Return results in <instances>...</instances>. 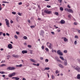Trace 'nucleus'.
I'll return each instance as SVG.
<instances>
[{
    "mask_svg": "<svg viewBox=\"0 0 80 80\" xmlns=\"http://www.w3.org/2000/svg\"><path fill=\"white\" fill-rule=\"evenodd\" d=\"M47 46L48 47L50 48V49H51L52 48V44H51V43H50L49 42H48L46 44Z\"/></svg>",
    "mask_w": 80,
    "mask_h": 80,
    "instance_id": "nucleus-1",
    "label": "nucleus"
},
{
    "mask_svg": "<svg viewBox=\"0 0 80 80\" xmlns=\"http://www.w3.org/2000/svg\"><path fill=\"white\" fill-rule=\"evenodd\" d=\"M57 53L58 55H60V56H63V53L61 52L60 50H58L57 51Z\"/></svg>",
    "mask_w": 80,
    "mask_h": 80,
    "instance_id": "nucleus-2",
    "label": "nucleus"
},
{
    "mask_svg": "<svg viewBox=\"0 0 80 80\" xmlns=\"http://www.w3.org/2000/svg\"><path fill=\"white\" fill-rule=\"evenodd\" d=\"M54 59L56 61H57V62H61V61L59 59L58 57L55 56V57Z\"/></svg>",
    "mask_w": 80,
    "mask_h": 80,
    "instance_id": "nucleus-3",
    "label": "nucleus"
},
{
    "mask_svg": "<svg viewBox=\"0 0 80 80\" xmlns=\"http://www.w3.org/2000/svg\"><path fill=\"white\" fill-rule=\"evenodd\" d=\"M5 21H6V25H7L8 27H10V25H9V22H8V20L7 19H5Z\"/></svg>",
    "mask_w": 80,
    "mask_h": 80,
    "instance_id": "nucleus-4",
    "label": "nucleus"
},
{
    "mask_svg": "<svg viewBox=\"0 0 80 80\" xmlns=\"http://www.w3.org/2000/svg\"><path fill=\"white\" fill-rule=\"evenodd\" d=\"M15 68L14 67H8L7 68L8 70H14Z\"/></svg>",
    "mask_w": 80,
    "mask_h": 80,
    "instance_id": "nucleus-5",
    "label": "nucleus"
},
{
    "mask_svg": "<svg viewBox=\"0 0 80 80\" xmlns=\"http://www.w3.org/2000/svg\"><path fill=\"white\" fill-rule=\"evenodd\" d=\"M74 69L76 70H77L78 72H80V68L78 66H77L76 67L74 68Z\"/></svg>",
    "mask_w": 80,
    "mask_h": 80,
    "instance_id": "nucleus-6",
    "label": "nucleus"
},
{
    "mask_svg": "<svg viewBox=\"0 0 80 80\" xmlns=\"http://www.w3.org/2000/svg\"><path fill=\"white\" fill-rule=\"evenodd\" d=\"M62 39H63V40L65 42H68V39L65 37H62Z\"/></svg>",
    "mask_w": 80,
    "mask_h": 80,
    "instance_id": "nucleus-7",
    "label": "nucleus"
},
{
    "mask_svg": "<svg viewBox=\"0 0 80 80\" xmlns=\"http://www.w3.org/2000/svg\"><path fill=\"white\" fill-rule=\"evenodd\" d=\"M44 13H47V14H50L52 12L51 11H48V10H45L44 11Z\"/></svg>",
    "mask_w": 80,
    "mask_h": 80,
    "instance_id": "nucleus-8",
    "label": "nucleus"
},
{
    "mask_svg": "<svg viewBox=\"0 0 80 80\" xmlns=\"http://www.w3.org/2000/svg\"><path fill=\"white\" fill-rule=\"evenodd\" d=\"M8 48L9 49H12L13 47H12V44H10L8 45Z\"/></svg>",
    "mask_w": 80,
    "mask_h": 80,
    "instance_id": "nucleus-9",
    "label": "nucleus"
},
{
    "mask_svg": "<svg viewBox=\"0 0 80 80\" xmlns=\"http://www.w3.org/2000/svg\"><path fill=\"white\" fill-rule=\"evenodd\" d=\"M64 65L65 66H67V61L66 59L64 60Z\"/></svg>",
    "mask_w": 80,
    "mask_h": 80,
    "instance_id": "nucleus-10",
    "label": "nucleus"
},
{
    "mask_svg": "<svg viewBox=\"0 0 80 80\" xmlns=\"http://www.w3.org/2000/svg\"><path fill=\"white\" fill-rule=\"evenodd\" d=\"M44 33H45V32L41 30L40 34V35H44Z\"/></svg>",
    "mask_w": 80,
    "mask_h": 80,
    "instance_id": "nucleus-11",
    "label": "nucleus"
},
{
    "mask_svg": "<svg viewBox=\"0 0 80 80\" xmlns=\"http://www.w3.org/2000/svg\"><path fill=\"white\" fill-rule=\"evenodd\" d=\"M22 53L23 54H25V53H27V51L23 50L22 51Z\"/></svg>",
    "mask_w": 80,
    "mask_h": 80,
    "instance_id": "nucleus-12",
    "label": "nucleus"
},
{
    "mask_svg": "<svg viewBox=\"0 0 80 80\" xmlns=\"http://www.w3.org/2000/svg\"><path fill=\"white\" fill-rule=\"evenodd\" d=\"M61 24H64L65 23V21L64 20H61L60 21Z\"/></svg>",
    "mask_w": 80,
    "mask_h": 80,
    "instance_id": "nucleus-13",
    "label": "nucleus"
},
{
    "mask_svg": "<svg viewBox=\"0 0 80 80\" xmlns=\"http://www.w3.org/2000/svg\"><path fill=\"white\" fill-rule=\"evenodd\" d=\"M68 12H69L70 13H73V11L72 9H69V11Z\"/></svg>",
    "mask_w": 80,
    "mask_h": 80,
    "instance_id": "nucleus-14",
    "label": "nucleus"
},
{
    "mask_svg": "<svg viewBox=\"0 0 80 80\" xmlns=\"http://www.w3.org/2000/svg\"><path fill=\"white\" fill-rule=\"evenodd\" d=\"M59 66L60 68H64V67L63 65H62V64H59Z\"/></svg>",
    "mask_w": 80,
    "mask_h": 80,
    "instance_id": "nucleus-15",
    "label": "nucleus"
},
{
    "mask_svg": "<svg viewBox=\"0 0 80 80\" xmlns=\"http://www.w3.org/2000/svg\"><path fill=\"white\" fill-rule=\"evenodd\" d=\"M16 67H22V64H21L19 65H17Z\"/></svg>",
    "mask_w": 80,
    "mask_h": 80,
    "instance_id": "nucleus-16",
    "label": "nucleus"
},
{
    "mask_svg": "<svg viewBox=\"0 0 80 80\" xmlns=\"http://www.w3.org/2000/svg\"><path fill=\"white\" fill-rule=\"evenodd\" d=\"M77 78L78 79H80V74H78L77 75Z\"/></svg>",
    "mask_w": 80,
    "mask_h": 80,
    "instance_id": "nucleus-17",
    "label": "nucleus"
},
{
    "mask_svg": "<svg viewBox=\"0 0 80 80\" xmlns=\"http://www.w3.org/2000/svg\"><path fill=\"white\" fill-rule=\"evenodd\" d=\"M12 56L14 57H15V58H18V55H15V54L13 55Z\"/></svg>",
    "mask_w": 80,
    "mask_h": 80,
    "instance_id": "nucleus-18",
    "label": "nucleus"
},
{
    "mask_svg": "<svg viewBox=\"0 0 80 80\" xmlns=\"http://www.w3.org/2000/svg\"><path fill=\"white\" fill-rule=\"evenodd\" d=\"M30 60H31V61L32 62H34V63H35V62H36L35 61V60L33 59H30Z\"/></svg>",
    "mask_w": 80,
    "mask_h": 80,
    "instance_id": "nucleus-19",
    "label": "nucleus"
},
{
    "mask_svg": "<svg viewBox=\"0 0 80 80\" xmlns=\"http://www.w3.org/2000/svg\"><path fill=\"white\" fill-rule=\"evenodd\" d=\"M59 58H60L61 59V60H63V61L65 60V59H64V58H63V57H62V56H60Z\"/></svg>",
    "mask_w": 80,
    "mask_h": 80,
    "instance_id": "nucleus-20",
    "label": "nucleus"
},
{
    "mask_svg": "<svg viewBox=\"0 0 80 80\" xmlns=\"http://www.w3.org/2000/svg\"><path fill=\"white\" fill-rule=\"evenodd\" d=\"M50 70V68L48 67L45 68L44 69V70Z\"/></svg>",
    "mask_w": 80,
    "mask_h": 80,
    "instance_id": "nucleus-21",
    "label": "nucleus"
},
{
    "mask_svg": "<svg viewBox=\"0 0 80 80\" xmlns=\"http://www.w3.org/2000/svg\"><path fill=\"white\" fill-rule=\"evenodd\" d=\"M60 10L61 11H63V8L62 7H60Z\"/></svg>",
    "mask_w": 80,
    "mask_h": 80,
    "instance_id": "nucleus-22",
    "label": "nucleus"
},
{
    "mask_svg": "<svg viewBox=\"0 0 80 80\" xmlns=\"http://www.w3.org/2000/svg\"><path fill=\"white\" fill-rule=\"evenodd\" d=\"M59 73V71L58 70H56L55 71L56 74H57V73Z\"/></svg>",
    "mask_w": 80,
    "mask_h": 80,
    "instance_id": "nucleus-23",
    "label": "nucleus"
},
{
    "mask_svg": "<svg viewBox=\"0 0 80 80\" xmlns=\"http://www.w3.org/2000/svg\"><path fill=\"white\" fill-rule=\"evenodd\" d=\"M63 52L64 53H67V50H64L63 51Z\"/></svg>",
    "mask_w": 80,
    "mask_h": 80,
    "instance_id": "nucleus-24",
    "label": "nucleus"
},
{
    "mask_svg": "<svg viewBox=\"0 0 80 80\" xmlns=\"http://www.w3.org/2000/svg\"><path fill=\"white\" fill-rule=\"evenodd\" d=\"M0 73H1V74H4L5 72H2V71H0Z\"/></svg>",
    "mask_w": 80,
    "mask_h": 80,
    "instance_id": "nucleus-25",
    "label": "nucleus"
},
{
    "mask_svg": "<svg viewBox=\"0 0 80 80\" xmlns=\"http://www.w3.org/2000/svg\"><path fill=\"white\" fill-rule=\"evenodd\" d=\"M20 79V78H17V77H16V78H15V80H19Z\"/></svg>",
    "mask_w": 80,
    "mask_h": 80,
    "instance_id": "nucleus-26",
    "label": "nucleus"
},
{
    "mask_svg": "<svg viewBox=\"0 0 80 80\" xmlns=\"http://www.w3.org/2000/svg\"><path fill=\"white\" fill-rule=\"evenodd\" d=\"M24 39H25V40H27V36H24L23 37Z\"/></svg>",
    "mask_w": 80,
    "mask_h": 80,
    "instance_id": "nucleus-27",
    "label": "nucleus"
},
{
    "mask_svg": "<svg viewBox=\"0 0 80 80\" xmlns=\"http://www.w3.org/2000/svg\"><path fill=\"white\" fill-rule=\"evenodd\" d=\"M78 24V23H77V22H75L74 23V25H77Z\"/></svg>",
    "mask_w": 80,
    "mask_h": 80,
    "instance_id": "nucleus-28",
    "label": "nucleus"
},
{
    "mask_svg": "<svg viewBox=\"0 0 80 80\" xmlns=\"http://www.w3.org/2000/svg\"><path fill=\"white\" fill-rule=\"evenodd\" d=\"M55 15H58V12H55Z\"/></svg>",
    "mask_w": 80,
    "mask_h": 80,
    "instance_id": "nucleus-29",
    "label": "nucleus"
},
{
    "mask_svg": "<svg viewBox=\"0 0 80 80\" xmlns=\"http://www.w3.org/2000/svg\"><path fill=\"white\" fill-rule=\"evenodd\" d=\"M13 77V76L12 74L8 75L9 77Z\"/></svg>",
    "mask_w": 80,
    "mask_h": 80,
    "instance_id": "nucleus-30",
    "label": "nucleus"
},
{
    "mask_svg": "<svg viewBox=\"0 0 80 80\" xmlns=\"http://www.w3.org/2000/svg\"><path fill=\"white\" fill-rule=\"evenodd\" d=\"M4 66H6V65H5V64H2L1 65V67H4Z\"/></svg>",
    "mask_w": 80,
    "mask_h": 80,
    "instance_id": "nucleus-31",
    "label": "nucleus"
},
{
    "mask_svg": "<svg viewBox=\"0 0 80 80\" xmlns=\"http://www.w3.org/2000/svg\"><path fill=\"white\" fill-rule=\"evenodd\" d=\"M65 11H68V12L69 11V9L68 8H66L65 9Z\"/></svg>",
    "mask_w": 80,
    "mask_h": 80,
    "instance_id": "nucleus-32",
    "label": "nucleus"
},
{
    "mask_svg": "<svg viewBox=\"0 0 80 80\" xmlns=\"http://www.w3.org/2000/svg\"><path fill=\"white\" fill-rule=\"evenodd\" d=\"M58 1L60 3H62V0H58Z\"/></svg>",
    "mask_w": 80,
    "mask_h": 80,
    "instance_id": "nucleus-33",
    "label": "nucleus"
},
{
    "mask_svg": "<svg viewBox=\"0 0 80 80\" xmlns=\"http://www.w3.org/2000/svg\"><path fill=\"white\" fill-rule=\"evenodd\" d=\"M12 76H15V73L13 72L12 73Z\"/></svg>",
    "mask_w": 80,
    "mask_h": 80,
    "instance_id": "nucleus-34",
    "label": "nucleus"
},
{
    "mask_svg": "<svg viewBox=\"0 0 80 80\" xmlns=\"http://www.w3.org/2000/svg\"><path fill=\"white\" fill-rule=\"evenodd\" d=\"M31 28H35V26H30Z\"/></svg>",
    "mask_w": 80,
    "mask_h": 80,
    "instance_id": "nucleus-35",
    "label": "nucleus"
},
{
    "mask_svg": "<svg viewBox=\"0 0 80 80\" xmlns=\"http://www.w3.org/2000/svg\"><path fill=\"white\" fill-rule=\"evenodd\" d=\"M45 62H48V59H45Z\"/></svg>",
    "mask_w": 80,
    "mask_h": 80,
    "instance_id": "nucleus-36",
    "label": "nucleus"
},
{
    "mask_svg": "<svg viewBox=\"0 0 80 80\" xmlns=\"http://www.w3.org/2000/svg\"><path fill=\"white\" fill-rule=\"evenodd\" d=\"M18 15H19L20 16H22V14H21V13L20 12H18Z\"/></svg>",
    "mask_w": 80,
    "mask_h": 80,
    "instance_id": "nucleus-37",
    "label": "nucleus"
},
{
    "mask_svg": "<svg viewBox=\"0 0 80 80\" xmlns=\"http://www.w3.org/2000/svg\"><path fill=\"white\" fill-rule=\"evenodd\" d=\"M45 50L47 52H48V51H49L48 49L47 48H46Z\"/></svg>",
    "mask_w": 80,
    "mask_h": 80,
    "instance_id": "nucleus-38",
    "label": "nucleus"
},
{
    "mask_svg": "<svg viewBox=\"0 0 80 80\" xmlns=\"http://www.w3.org/2000/svg\"><path fill=\"white\" fill-rule=\"evenodd\" d=\"M52 79H54V78H55V77L53 75H52Z\"/></svg>",
    "mask_w": 80,
    "mask_h": 80,
    "instance_id": "nucleus-39",
    "label": "nucleus"
},
{
    "mask_svg": "<svg viewBox=\"0 0 80 80\" xmlns=\"http://www.w3.org/2000/svg\"><path fill=\"white\" fill-rule=\"evenodd\" d=\"M28 22L29 23H30V20L28 19Z\"/></svg>",
    "mask_w": 80,
    "mask_h": 80,
    "instance_id": "nucleus-40",
    "label": "nucleus"
},
{
    "mask_svg": "<svg viewBox=\"0 0 80 80\" xmlns=\"http://www.w3.org/2000/svg\"><path fill=\"white\" fill-rule=\"evenodd\" d=\"M28 48H31V47H32V46L30 45H28Z\"/></svg>",
    "mask_w": 80,
    "mask_h": 80,
    "instance_id": "nucleus-41",
    "label": "nucleus"
},
{
    "mask_svg": "<svg viewBox=\"0 0 80 80\" xmlns=\"http://www.w3.org/2000/svg\"><path fill=\"white\" fill-rule=\"evenodd\" d=\"M14 37H15V38H16V39H17V38H18V37H17V35H15Z\"/></svg>",
    "mask_w": 80,
    "mask_h": 80,
    "instance_id": "nucleus-42",
    "label": "nucleus"
},
{
    "mask_svg": "<svg viewBox=\"0 0 80 80\" xmlns=\"http://www.w3.org/2000/svg\"><path fill=\"white\" fill-rule=\"evenodd\" d=\"M12 13L14 15H15V14H16V12H12Z\"/></svg>",
    "mask_w": 80,
    "mask_h": 80,
    "instance_id": "nucleus-43",
    "label": "nucleus"
},
{
    "mask_svg": "<svg viewBox=\"0 0 80 80\" xmlns=\"http://www.w3.org/2000/svg\"><path fill=\"white\" fill-rule=\"evenodd\" d=\"M77 41H75L74 42L75 45H77Z\"/></svg>",
    "mask_w": 80,
    "mask_h": 80,
    "instance_id": "nucleus-44",
    "label": "nucleus"
},
{
    "mask_svg": "<svg viewBox=\"0 0 80 80\" xmlns=\"http://www.w3.org/2000/svg\"><path fill=\"white\" fill-rule=\"evenodd\" d=\"M75 38H78V36H75Z\"/></svg>",
    "mask_w": 80,
    "mask_h": 80,
    "instance_id": "nucleus-45",
    "label": "nucleus"
},
{
    "mask_svg": "<svg viewBox=\"0 0 80 80\" xmlns=\"http://www.w3.org/2000/svg\"><path fill=\"white\" fill-rule=\"evenodd\" d=\"M51 33L52 34V35H54L55 34V33H54V32H51Z\"/></svg>",
    "mask_w": 80,
    "mask_h": 80,
    "instance_id": "nucleus-46",
    "label": "nucleus"
},
{
    "mask_svg": "<svg viewBox=\"0 0 80 80\" xmlns=\"http://www.w3.org/2000/svg\"><path fill=\"white\" fill-rule=\"evenodd\" d=\"M47 7H48V8H50L51 7V6L49 5H47Z\"/></svg>",
    "mask_w": 80,
    "mask_h": 80,
    "instance_id": "nucleus-47",
    "label": "nucleus"
},
{
    "mask_svg": "<svg viewBox=\"0 0 80 80\" xmlns=\"http://www.w3.org/2000/svg\"><path fill=\"white\" fill-rule=\"evenodd\" d=\"M22 2H20L19 3V5H22Z\"/></svg>",
    "mask_w": 80,
    "mask_h": 80,
    "instance_id": "nucleus-48",
    "label": "nucleus"
},
{
    "mask_svg": "<svg viewBox=\"0 0 80 80\" xmlns=\"http://www.w3.org/2000/svg\"><path fill=\"white\" fill-rule=\"evenodd\" d=\"M42 50H43V49H44V46H42Z\"/></svg>",
    "mask_w": 80,
    "mask_h": 80,
    "instance_id": "nucleus-49",
    "label": "nucleus"
},
{
    "mask_svg": "<svg viewBox=\"0 0 80 80\" xmlns=\"http://www.w3.org/2000/svg\"><path fill=\"white\" fill-rule=\"evenodd\" d=\"M68 8H71L70 6L69 5H68Z\"/></svg>",
    "mask_w": 80,
    "mask_h": 80,
    "instance_id": "nucleus-50",
    "label": "nucleus"
},
{
    "mask_svg": "<svg viewBox=\"0 0 80 80\" xmlns=\"http://www.w3.org/2000/svg\"><path fill=\"white\" fill-rule=\"evenodd\" d=\"M5 62V61H2L1 62V63H4Z\"/></svg>",
    "mask_w": 80,
    "mask_h": 80,
    "instance_id": "nucleus-51",
    "label": "nucleus"
},
{
    "mask_svg": "<svg viewBox=\"0 0 80 80\" xmlns=\"http://www.w3.org/2000/svg\"><path fill=\"white\" fill-rule=\"evenodd\" d=\"M6 35H8V36H10V34L7 33H6Z\"/></svg>",
    "mask_w": 80,
    "mask_h": 80,
    "instance_id": "nucleus-52",
    "label": "nucleus"
},
{
    "mask_svg": "<svg viewBox=\"0 0 80 80\" xmlns=\"http://www.w3.org/2000/svg\"><path fill=\"white\" fill-rule=\"evenodd\" d=\"M68 17L69 18H71V16L70 15H68Z\"/></svg>",
    "mask_w": 80,
    "mask_h": 80,
    "instance_id": "nucleus-53",
    "label": "nucleus"
},
{
    "mask_svg": "<svg viewBox=\"0 0 80 80\" xmlns=\"http://www.w3.org/2000/svg\"><path fill=\"white\" fill-rule=\"evenodd\" d=\"M2 34H3V32H0V35H2Z\"/></svg>",
    "mask_w": 80,
    "mask_h": 80,
    "instance_id": "nucleus-54",
    "label": "nucleus"
},
{
    "mask_svg": "<svg viewBox=\"0 0 80 80\" xmlns=\"http://www.w3.org/2000/svg\"><path fill=\"white\" fill-rule=\"evenodd\" d=\"M10 22L11 23H13V22L12 20H11Z\"/></svg>",
    "mask_w": 80,
    "mask_h": 80,
    "instance_id": "nucleus-55",
    "label": "nucleus"
},
{
    "mask_svg": "<svg viewBox=\"0 0 80 80\" xmlns=\"http://www.w3.org/2000/svg\"><path fill=\"white\" fill-rule=\"evenodd\" d=\"M47 75H48V78H49V74H48V73H47Z\"/></svg>",
    "mask_w": 80,
    "mask_h": 80,
    "instance_id": "nucleus-56",
    "label": "nucleus"
},
{
    "mask_svg": "<svg viewBox=\"0 0 80 80\" xmlns=\"http://www.w3.org/2000/svg\"><path fill=\"white\" fill-rule=\"evenodd\" d=\"M3 36H5L6 35V34H5V33H3Z\"/></svg>",
    "mask_w": 80,
    "mask_h": 80,
    "instance_id": "nucleus-57",
    "label": "nucleus"
},
{
    "mask_svg": "<svg viewBox=\"0 0 80 80\" xmlns=\"http://www.w3.org/2000/svg\"><path fill=\"white\" fill-rule=\"evenodd\" d=\"M40 60H43V57H40Z\"/></svg>",
    "mask_w": 80,
    "mask_h": 80,
    "instance_id": "nucleus-58",
    "label": "nucleus"
},
{
    "mask_svg": "<svg viewBox=\"0 0 80 80\" xmlns=\"http://www.w3.org/2000/svg\"><path fill=\"white\" fill-rule=\"evenodd\" d=\"M16 33L18 35L19 34V32H16Z\"/></svg>",
    "mask_w": 80,
    "mask_h": 80,
    "instance_id": "nucleus-59",
    "label": "nucleus"
},
{
    "mask_svg": "<svg viewBox=\"0 0 80 80\" xmlns=\"http://www.w3.org/2000/svg\"><path fill=\"white\" fill-rule=\"evenodd\" d=\"M0 50L1 51H3V49L2 48H1V49H0Z\"/></svg>",
    "mask_w": 80,
    "mask_h": 80,
    "instance_id": "nucleus-60",
    "label": "nucleus"
},
{
    "mask_svg": "<svg viewBox=\"0 0 80 80\" xmlns=\"http://www.w3.org/2000/svg\"><path fill=\"white\" fill-rule=\"evenodd\" d=\"M38 20H41V18H38Z\"/></svg>",
    "mask_w": 80,
    "mask_h": 80,
    "instance_id": "nucleus-61",
    "label": "nucleus"
},
{
    "mask_svg": "<svg viewBox=\"0 0 80 80\" xmlns=\"http://www.w3.org/2000/svg\"><path fill=\"white\" fill-rule=\"evenodd\" d=\"M78 32L79 33H80V30H78Z\"/></svg>",
    "mask_w": 80,
    "mask_h": 80,
    "instance_id": "nucleus-62",
    "label": "nucleus"
},
{
    "mask_svg": "<svg viewBox=\"0 0 80 80\" xmlns=\"http://www.w3.org/2000/svg\"><path fill=\"white\" fill-rule=\"evenodd\" d=\"M2 77H5V75H2Z\"/></svg>",
    "mask_w": 80,
    "mask_h": 80,
    "instance_id": "nucleus-63",
    "label": "nucleus"
},
{
    "mask_svg": "<svg viewBox=\"0 0 80 80\" xmlns=\"http://www.w3.org/2000/svg\"><path fill=\"white\" fill-rule=\"evenodd\" d=\"M22 80H26V79H25V78H23L22 79Z\"/></svg>",
    "mask_w": 80,
    "mask_h": 80,
    "instance_id": "nucleus-64",
    "label": "nucleus"
}]
</instances>
